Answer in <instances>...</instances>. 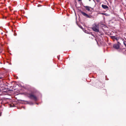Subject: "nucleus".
Masks as SVG:
<instances>
[{"mask_svg": "<svg viewBox=\"0 0 126 126\" xmlns=\"http://www.w3.org/2000/svg\"><path fill=\"white\" fill-rule=\"evenodd\" d=\"M83 31L85 33H88L87 32V31L86 30H83ZM88 33L89 34H92V35L93 36V35L92 34V33L91 32H89Z\"/></svg>", "mask_w": 126, "mask_h": 126, "instance_id": "nucleus-8", "label": "nucleus"}, {"mask_svg": "<svg viewBox=\"0 0 126 126\" xmlns=\"http://www.w3.org/2000/svg\"><path fill=\"white\" fill-rule=\"evenodd\" d=\"M81 13L83 16L86 17L90 18H91V16H90L88 14H86V13L82 11H81Z\"/></svg>", "mask_w": 126, "mask_h": 126, "instance_id": "nucleus-3", "label": "nucleus"}, {"mask_svg": "<svg viewBox=\"0 0 126 126\" xmlns=\"http://www.w3.org/2000/svg\"><path fill=\"white\" fill-rule=\"evenodd\" d=\"M111 38L112 39H115L117 41L119 39V38L115 36H110Z\"/></svg>", "mask_w": 126, "mask_h": 126, "instance_id": "nucleus-5", "label": "nucleus"}, {"mask_svg": "<svg viewBox=\"0 0 126 126\" xmlns=\"http://www.w3.org/2000/svg\"><path fill=\"white\" fill-rule=\"evenodd\" d=\"M30 104L31 105H32L33 104V103H31Z\"/></svg>", "mask_w": 126, "mask_h": 126, "instance_id": "nucleus-10", "label": "nucleus"}, {"mask_svg": "<svg viewBox=\"0 0 126 126\" xmlns=\"http://www.w3.org/2000/svg\"><path fill=\"white\" fill-rule=\"evenodd\" d=\"M102 7L104 9H108L109 8L107 5L103 4L102 5Z\"/></svg>", "mask_w": 126, "mask_h": 126, "instance_id": "nucleus-7", "label": "nucleus"}, {"mask_svg": "<svg viewBox=\"0 0 126 126\" xmlns=\"http://www.w3.org/2000/svg\"><path fill=\"white\" fill-rule=\"evenodd\" d=\"M119 44H120V43L118 42V44H114L113 46V47L116 49H119L120 47Z\"/></svg>", "mask_w": 126, "mask_h": 126, "instance_id": "nucleus-4", "label": "nucleus"}, {"mask_svg": "<svg viewBox=\"0 0 126 126\" xmlns=\"http://www.w3.org/2000/svg\"><path fill=\"white\" fill-rule=\"evenodd\" d=\"M80 28L81 29H82V27H80Z\"/></svg>", "mask_w": 126, "mask_h": 126, "instance_id": "nucleus-12", "label": "nucleus"}, {"mask_svg": "<svg viewBox=\"0 0 126 126\" xmlns=\"http://www.w3.org/2000/svg\"><path fill=\"white\" fill-rule=\"evenodd\" d=\"M84 7L85 8L86 10H87L88 11H91L90 9L91 8V7L88 6H84Z\"/></svg>", "mask_w": 126, "mask_h": 126, "instance_id": "nucleus-6", "label": "nucleus"}, {"mask_svg": "<svg viewBox=\"0 0 126 126\" xmlns=\"http://www.w3.org/2000/svg\"><path fill=\"white\" fill-rule=\"evenodd\" d=\"M92 28L93 30L95 32H99L98 26L95 24L93 25Z\"/></svg>", "mask_w": 126, "mask_h": 126, "instance_id": "nucleus-2", "label": "nucleus"}, {"mask_svg": "<svg viewBox=\"0 0 126 126\" xmlns=\"http://www.w3.org/2000/svg\"><path fill=\"white\" fill-rule=\"evenodd\" d=\"M26 95L30 98L34 100L35 101H36L37 100V97L32 93L27 94Z\"/></svg>", "mask_w": 126, "mask_h": 126, "instance_id": "nucleus-1", "label": "nucleus"}, {"mask_svg": "<svg viewBox=\"0 0 126 126\" xmlns=\"http://www.w3.org/2000/svg\"><path fill=\"white\" fill-rule=\"evenodd\" d=\"M124 44L125 45V46L126 47V41H124L123 42Z\"/></svg>", "mask_w": 126, "mask_h": 126, "instance_id": "nucleus-9", "label": "nucleus"}, {"mask_svg": "<svg viewBox=\"0 0 126 126\" xmlns=\"http://www.w3.org/2000/svg\"><path fill=\"white\" fill-rule=\"evenodd\" d=\"M79 1H81V0H78Z\"/></svg>", "mask_w": 126, "mask_h": 126, "instance_id": "nucleus-11", "label": "nucleus"}]
</instances>
